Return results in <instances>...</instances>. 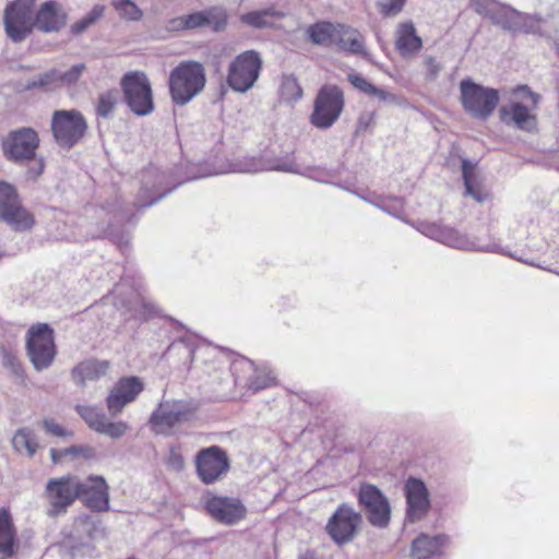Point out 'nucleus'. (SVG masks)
<instances>
[{
  "label": "nucleus",
  "instance_id": "a19ab883",
  "mask_svg": "<svg viewBox=\"0 0 559 559\" xmlns=\"http://www.w3.org/2000/svg\"><path fill=\"white\" fill-rule=\"evenodd\" d=\"M85 69H86L85 63H78V64L72 66L66 72H60L58 70L59 86L71 85V84L76 83Z\"/></svg>",
  "mask_w": 559,
  "mask_h": 559
},
{
  "label": "nucleus",
  "instance_id": "f3484780",
  "mask_svg": "<svg viewBox=\"0 0 559 559\" xmlns=\"http://www.w3.org/2000/svg\"><path fill=\"white\" fill-rule=\"evenodd\" d=\"M406 498V519L411 523L423 520L429 512L431 503L426 484L417 477H408L404 485Z\"/></svg>",
  "mask_w": 559,
  "mask_h": 559
},
{
  "label": "nucleus",
  "instance_id": "7ed1b4c3",
  "mask_svg": "<svg viewBox=\"0 0 559 559\" xmlns=\"http://www.w3.org/2000/svg\"><path fill=\"white\" fill-rule=\"evenodd\" d=\"M120 87L123 102L132 114L144 117L154 111L153 90L144 72L130 71L124 73L120 80Z\"/></svg>",
  "mask_w": 559,
  "mask_h": 559
},
{
  "label": "nucleus",
  "instance_id": "f03ea898",
  "mask_svg": "<svg viewBox=\"0 0 559 559\" xmlns=\"http://www.w3.org/2000/svg\"><path fill=\"white\" fill-rule=\"evenodd\" d=\"M460 102L466 114L472 118L486 121L496 110L499 91L474 82L471 78L460 82Z\"/></svg>",
  "mask_w": 559,
  "mask_h": 559
},
{
  "label": "nucleus",
  "instance_id": "bf43d9fd",
  "mask_svg": "<svg viewBox=\"0 0 559 559\" xmlns=\"http://www.w3.org/2000/svg\"><path fill=\"white\" fill-rule=\"evenodd\" d=\"M271 381H272V379L270 377H266V378L257 377L251 381L250 388L253 391H259V390H262V389L269 386Z\"/></svg>",
  "mask_w": 559,
  "mask_h": 559
},
{
  "label": "nucleus",
  "instance_id": "5701e85b",
  "mask_svg": "<svg viewBox=\"0 0 559 559\" xmlns=\"http://www.w3.org/2000/svg\"><path fill=\"white\" fill-rule=\"evenodd\" d=\"M17 548L19 542L12 516L7 509H0V554L11 558L16 554Z\"/></svg>",
  "mask_w": 559,
  "mask_h": 559
},
{
  "label": "nucleus",
  "instance_id": "13d9d810",
  "mask_svg": "<svg viewBox=\"0 0 559 559\" xmlns=\"http://www.w3.org/2000/svg\"><path fill=\"white\" fill-rule=\"evenodd\" d=\"M168 29L170 31H185L188 29L186 25V15L171 19L168 22Z\"/></svg>",
  "mask_w": 559,
  "mask_h": 559
},
{
  "label": "nucleus",
  "instance_id": "aec40b11",
  "mask_svg": "<svg viewBox=\"0 0 559 559\" xmlns=\"http://www.w3.org/2000/svg\"><path fill=\"white\" fill-rule=\"evenodd\" d=\"M143 389L144 385L140 378L134 376L121 378L106 399L109 413L112 416L121 413L123 407L133 402Z\"/></svg>",
  "mask_w": 559,
  "mask_h": 559
},
{
  "label": "nucleus",
  "instance_id": "79ce46f5",
  "mask_svg": "<svg viewBox=\"0 0 559 559\" xmlns=\"http://www.w3.org/2000/svg\"><path fill=\"white\" fill-rule=\"evenodd\" d=\"M501 2L497 0H473L474 10L486 19H490Z\"/></svg>",
  "mask_w": 559,
  "mask_h": 559
},
{
  "label": "nucleus",
  "instance_id": "ddd939ff",
  "mask_svg": "<svg viewBox=\"0 0 559 559\" xmlns=\"http://www.w3.org/2000/svg\"><path fill=\"white\" fill-rule=\"evenodd\" d=\"M3 156L14 163L24 164L36 156L39 146L38 133L29 127L12 130L2 140Z\"/></svg>",
  "mask_w": 559,
  "mask_h": 559
},
{
  "label": "nucleus",
  "instance_id": "de8ad7c7",
  "mask_svg": "<svg viewBox=\"0 0 559 559\" xmlns=\"http://www.w3.org/2000/svg\"><path fill=\"white\" fill-rule=\"evenodd\" d=\"M62 453L66 456H82L86 460L93 459L95 456V450L88 445H71L69 448L62 449Z\"/></svg>",
  "mask_w": 559,
  "mask_h": 559
},
{
  "label": "nucleus",
  "instance_id": "a18cd8bd",
  "mask_svg": "<svg viewBox=\"0 0 559 559\" xmlns=\"http://www.w3.org/2000/svg\"><path fill=\"white\" fill-rule=\"evenodd\" d=\"M38 85L40 88L51 91L59 86L58 82V70L51 69L45 73L38 75Z\"/></svg>",
  "mask_w": 559,
  "mask_h": 559
},
{
  "label": "nucleus",
  "instance_id": "e2e57ef3",
  "mask_svg": "<svg viewBox=\"0 0 559 559\" xmlns=\"http://www.w3.org/2000/svg\"><path fill=\"white\" fill-rule=\"evenodd\" d=\"M90 543H76L73 536H70L68 539V548L73 555L83 548H90Z\"/></svg>",
  "mask_w": 559,
  "mask_h": 559
},
{
  "label": "nucleus",
  "instance_id": "49530a36",
  "mask_svg": "<svg viewBox=\"0 0 559 559\" xmlns=\"http://www.w3.org/2000/svg\"><path fill=\"white\" fill-rule=\"evenodd\" d=\"M27 162L29 165L26 170V176L28 179L36 180L44 173L45 158L43 156L36 155L34 158H29Z\"/></svg>",
  "mask_w": 559,
  "mask_h": 559
},
{
  "label": "nucleus",
  "instance_id": "b1692460",
  "mask_svg": "<svg viewBox=\"0 0 559 559\" xmlns=\"http://www.w3.org/2000/svg\"><path fill=\"white\" fill-rule=\"evenodd\" d=\"M447 542V535L429 536L421 533L412 543V555L416 559H429L432 556L439 555Z\"/></svg>",
  "mask_w": 559,
  "mask_h": 559
},
{
  "label": "nucleus",
  "instance_id": "2f4dec72",
  "mask_svg": "<svg viewBox=\"0 0 559 559\" xmlns=\"http://www.w3.org/2000/svg\"><path fill=\"white\" fill-rule=\"evenodd\" d=\"M204 27H209L214 33L223 32L228 24V14L224 7L213 5L202 10Z\"/></svg>",
  "mask_w": 559,
  "mask_h": 559
},
{
  "label": "nucleus",
  "instance_id": "423d86ee",
  "mask_svg": "<svg viewBox=\"0 0 559 559\" xmlns=\"http://www.w3.org/2000/svg\"><path fill=\"white\" fill-rule=\"evenodd\" d=\"M357 503L367 521L377 528H386L391 521V503L385 493L376 485L360 483L357 493Z\"/></svg>",
  "mask_w": 559,
  "mask_h": 559
},
{
  "label": "nucleus",
  "instance_id": "ea45409f",
  "mask_svg": "<svg viewBox=\"0 0 559 559\" xmlns=\"http://www.w3.org/2000/svg\"><path fill=\"white\" fill-rule=\"evenodd\" d=\"M129 430V425L124 421H109L105 416V420H103L100 427L97 432L105 435L111 439H119L123 437Z\"/></svg>",
  "mask_w": 559,
  "mask_h": 559
},
{
  "label": "nucleus",
  "instance_id": "5fc2aeb1",
  "mask_svg": "<svg viewBox=\"0 0 559 559\" xmlns=\"http://www.w3.org/2000/svg\"><path fill=\"white\" fill-rule=\"evenodd\" d=\"M373 112H361L357 121L356 133L358 134L367 131L368 128L373 123Z\"/></svg>",
  "mask_w": 559,
  "mask_h": 559
},
{
  "label": "nucleus",
  "instance_id": "6e6d98bb",
  "mask_svg": "<svg viewBox=\"0 0 559 559\" xmlns=\"http://www.w3.org/2000/svg\"><path fill=\"white\" fill-rule=\"evenodd\" d=\"M425 62L427 66V80L435 81L441 70V66L431 56L427 57Z\"/></svg>",
  "mask_w": 559,
  "mask_h": 559
},
{
  "label": "nucleus",
  "instance_id": "39448f33",
  "mask_svg": "<svg viewBox=\"0 0 559 559\" xmlns=\"http://www.w3.org/2000/svg\"><path fill=\"white\" fill-rule=\"evenodd\" d=\"M198 404L189 400H170L159 403L150 417L151 429L156 435L169 436L173 429L192 419Z\"/></svg>",
  "mask_w": 559,
  "mask_h": 559
},
{
  "label": "nucleus",
  "instance_id": "f704fd0d",
  "mask_svg": "<svg viewBox=\"0 0 559 559\" xmlns=\"http://www.w3.org/2000/svg\"><path fill=\"white\" fill-rule=\"evenodd\" d=\"M280 94L285 102H296L301 98L302 88L294 75H283Z\"/></svg>",
  "mask_w": 559,
  "mask_h": 559
},
{
  "label": "nucleus",
  "instance_id": "dca6fc26",
  "mask_svg": "<svg viewBox=\"0 0 559 559\" xmlns=\"http://www.w3.org/2000/svg\"><path fill=\"white\" fill-rule=\"evenodd\" d=\"M50 503L49 516H57L67 511L79 496V480L75 477L52 478L46 485Z\"/></svg>",
  "mask_w": 559,
  "mask_h": 559
},
{
  "label": "nucleus",
  "instance_id": "58836bf2",
  "mask_svg": "<svg viewBox=\"0 0 559 559\" xmlns=\"http://www.w3.org/2000/svg\"><path fill=\"white\" fill-rule=\"evenodd\" d=\"M112 5L120 16L130 21H139L143 15L140 8L131 0H114Z\"/></svg>",
  "mask_w": 559,
  "mask_h": 559
},
{
  "label": "nucleus",
  "instance_id": "8fccbe9b",
  "mask_svg": "<svg viewBox=\"0 0 559 559\" xmlns=\"http://www.w3.org/2000/svg\"><path fill=\"white\" fill-rule=\"evenodd\" d=\"M513 94L522 99H531L532 107L535 108L540 100V95L533 92L527 85H518Z\"/></svg>",
  "mask_w": 559,
  "mask_h": 559
},
{
  "label": "nucleus",
  "instance_id": "4468645a",
  "mask_svg": "<svg viewBox=\"0 0 559 559\" xmlns=\"http://www.w3.org/2000/svg\"><path fill=\"white\" fill-rule=\"evenodd\" d=\"M194 463L197 475L205 485L219 480L230 468L226 451L218 445H211L198 451Z\"/></svg>",
  "mask_w": 559,
  "mask_h": 559
},
{
  "label": "nucleus",
  "instance_id": "20e7f679",
  "mask_svg": "<svg viewBox=\"0 0 559 559\" xmlns=\"http://www.w3.org/2000/svg\"><path fill=\"white\" fill-rule=\"evenodd\" d=\"M87 121L76 109H58L52 112L50 130L56 144L66 151L78 145L87 132Z\"/></svg>",
  "mask_w": 559,
  "mask_h": 559
},
{
  "label": "nucleus",
  "instance_id": "09e8293b",
  "mask_svg": "<svg viewBox=\"0 0 559 559\" xmlns=\"http://www.w3.org/2000/svg\"><path fill=\"white\" fill-rule=\"evenodd\" d=\"M43 427L47 433L55 436V437H72L73 436L72 431H68L62 426L57 424L53 419H48V418L44 419Z\"/></svg>",
  "mask_w": 559,
  "mask_h": 559
},
{
  "label": "nucleus",
  "instance_id": "680f3d73",
  "mask_svg": "<svg viewBox=\"0 0 559 559\" xmlns=\"http://www.w3.org/2000/svg\"><path fill=\"white\" fill-rule=\"evenodd\" d=\"M111 239L123 250L129 245V238L124 233L112 234L110 233Z\"/></svg>",
  "mask_w": 559,
  "mask_h": 559
},
{
  "label": "nucleus",
  "instance_id": "9d476101",
  "mask_svg": "<svg viewBox=\"0 0 559 559\" xmlns=\"http://www.w3.org/2000/svg\"><path fill=\"white\" fill-rule=\"evenodd\" d=\"M26 354L37 371L51 366L57 355L53 330L47 323H38L27 331Z\"/></svg>",
  "mask_w": 559,
  "mask_h": 559
},
{
  "label": "nucleus",
  "instance_id": "2eb2a0df",
  "mask_svg": "<svg viewBox=\"0 0 559 559\" xmlns=\"http://www.w3.org/2000/svg\"><path fill=\"white\" fill-rule=\"evenodd\" d=\"M489 21L495 26L513 36L535 33L538 28V20L533 15L521 12L506 3L499 5Z\"/></svg>",
  "mask_w": 559,
  "mask_h": 559
},
{
  "label": "nucleus",
  "instance_id": "c03bdc74",
  "mask_svg": "<svg viewBox=\"0 0 559 559\" xmlns=\"http://www.w3.org/2000/svg\"><path fill=\"white\" fill-rule=\"evenodd\" d=\"M96 530V524L92 516L90 515H80L76 518L74 522V531L76 533H86L88 538H93V531Z\"/></svg>",
  "mask_w": 559,
  "mask_h": 559
},
{
  "label": "nucleus",
  "instance_id": "4c0bfd02",
  "mask_svg": "<svg viewBox=\"0 0 559 559\" xmlns=\"http://www.w3.org/2000/svg\"><path fill=\"white\" fill-rule=\"evenodd\" d=\"M430 237L454 248H460L463 245V240L457 237V233L451 228L433 226L430 229Z\"/></svg>",
  "mask_w": 559,
  "mask_h": 559
},
{
  "label": "nucleus",
  "instance_id": "338daca9",
  "mask_svg": "<svg viewBox=\"0 0 559 559\" xmlns=\"http://www.w3.org/2000/svg\"><path fill=\"white\" fill-rule=\"evenodd\" d=\"M35 88H40V86L38 85V79L28 81L25 85L26 91H31V90H35Z\"/></svg>",
  "mask_w": 559,
  "mask_h": 559
},
{
  "label": "nucleus",
  "instance_id": "603ef678",
  "mask_svg": "<svg viewBox=\"0 0 559 559\" xmlns=\"http://www.w3.org/2000/svg\"><path fill=\"white\" fill-rule=\"evenodd\" d=\"M406 0H385L381 4V12L384 15H395L402 11Z\"/></svg>",
  "mask_w": 559,
  "mask_h": 559
},
{
  "label": "nucleus",
  "instance_id": "c9c22d12",
  "mask_svg": "<svg viewBox=\"0 0 559 559\" xmlns=\"http://www.w3.org/2000/svg\"><path fill=\"white\" fill-rule=\"evenodd\" d=\"M118 103V92L116 90H109L99 95L96 114L98 117L108 118L112 115L115 106Z\"/></svg>",
  "mask_w": 559,
  "mask_h": 559
},
{
  "label": "nucleus",
  "instance_id": "f8f14e48",
  "mask_svg": "<svg viewBox=\"0 0 559 559\" xmlns=\"http://www.w3.org/2000/svg\"><path fill=\"white\" fill-rule=\"evenodd\" d=\"M362 524V513L355 511L347 503H342L330 516L325 531L336 545L343 546L356 538Z\"/></svg>",
  "mask_w": 559,
  "mask_h": 559
},
{
  "label": "nucleus",
  "instance_id": "c756f323",
  "mask_svg": "<svg viewBox=\"0 0 559 559\" xmlns=\"http://www.w3.org/2000/svg\"><path fill=\"white\" fill-rule=\"evenodd\" d=\"M284 13L275 10L274 8H266L263 10L251 11L240 16L241 23L253 28H271L274 26V19H283Z\"/></svg>",
  "mask_w": 559,
  "mask_h": 559
},
{
  "label": "nucleus",
  "instance_id": "052dcab7",
  "mask_svg": "<svg viewBox=\"0 0 559 559\" xmlns=\"http://www.w3.org/2000/svg\"><path fill=\"white\" fill-rule=\"evenodd\" d=\"M90 26H91L90 23H87V21L83 16L81 20H79L74 24H72L71 33L73 35H80V34L84 33Z\"/></svg>",
  "mask_w": 559,
  "mask_h": 559
},
{
  "label": "nucleus",
  "instance_id": "473e14b6",
  "mask_svg": "<svg viewBox=\"0 0 559 559\" xmlns=\"http://www.w3.org/2000/svg\"><path fill=\"white\" fill-rule=\"evenodd\" d=\"M260 170H278L284 173H297L296 165L293 160H283V162H267V165L259 159H251L248 165L240 168L239 171L247 173H257Z\"/></svg>",
  "mask_w": 559,
  "mask_h": 559
},
{
  "label": "nucleus",
  "instance_id": "9b49d317",
  "mask_svg": "<svg viewBox=\"0 0 559 559\" xmlns=\"http://www.w3.org/2000/svg\"><path fill=\"white\" fill-rule=\"evenodd\" d=\"M262 59L255 50L238 55L228 66L227 84L231 90L246 93L258 81Z\"/></svg>",
  "mask_w": 559,
  "mask_h": 559
},
{
  "label": "nucleus",
  "instance_id": "6e6552de",
  "mask_svg": "<svg viewBox=\"0 0 559 559\" xmlns=\"http://www.w3.org/2000/svg\"><path fill=\"white\" fill-rule=\"evenodd\" d=\"M35 0L10 1L3 11V27L11 41H24L34 31Z\"/></svg>",
  "mask_w": 559,
  "mask_h": 559
},
{
  "label": "nucleus",
  "instance_id": "0eeeda50",
  "mask_svg": "<svg viewBox=\"0 0 559 559\" xmlns=\"http://www.w3.org/2000/svg\"><path fill=\"white\" fill-rule=\"evenodd\" d=\"M0 222L19 233L35 225V217L23 206L16 188L5 181H0Z\"/></svg>",
  "mask_w": 559,
  "mask_h": 559
},
{
  "label": "nucleus",
  "instance_id": "a211bd4d",
  "mask_svg": "<svg viewBox=\"0 0 559 559\" xmlns=\"http://www.w3.org/2000/svg\"><path fill=\"white\" fill-rule=\"evenodd\" d=\"M205 510L217 522L234 525L247 514V509L238 498L212 496L205 502Z\"/></svg>",
  "mask_w": 559,
  "mask_h": 559
},
{
  "label": "nucleus",
  "instance_id": "37998d69",
  "mask_svg": "<svg viewBox=\"0 0 559 559\" xmlns=\"http://www.w3.org/2000/svg\"><path fill=\"white\" fill-rule=\"evenodd\" d=\"M157 316H159L158 308L154 304L146 301L144 299H142L141 307L139 309H135L134 313L132 314V317L139 318L143 321H147L151 318Z\"/></svg>",
  "mask_w": 559,
  "mask_h": 559
},
{
  "label": "nucleus",
  "instance_id": "412c9836",
  "mask_svg": "<svg viewBox=\"0 0 559 559\" xmlns=\"http://www.w3.org/2000/svg\"><path fill=\"white\" fill-rule=\"evenodd\" d=\"M68 14L56 0H48L34 11V29L57 33L67 25Z\"/></svg>",
  "mask_w": 559,
  "mask_h": 559
},
{
  "label": "nucleus",
  "instance_id": "4d7b16f0",
  "mask_svg": "<svg viewBox=\"0 0 559 559\" xmlns=\"http://www.w3.org/2000/svg\"><path fill=\"white\" fill-rule=\"evenodd\" d=\"M105 12V5L103 4H95L93 9L84 15V19L90 23V25H94L103 15Z\"/></svg>",
  "mask_w": 559,
  "mask_h": 559
},
{
  "label": "nucleus",
  "instance_id": "0e129e2a",
  "mask_svg": "<svg viewBox=\"0 0 559 559\" xmlns=\"http://www.w3.org/2000/svg\"><path fill=\"white\" fill-rule=\"evenodd\" d=\"M50 457H51V461L57 464L59 462H61V460L64 457L63 453H62V449L60 450H57V449H50Z\"/></svg>",
  "mask_w": 559,
  "mask_h": 559
},
{
  "label": "nucleus",
  "instance_id": "c85d7f7f",
  "mask_svg": "<svg viewBox=\"0 0 559 559\" xmlns=\"http://www.w3.org/2000/svg\"><path fill=\"white\" fill-rule=\"evenodd\" d=\"M462 179L465 188V194L472 197L477 202H483L486 194L479 188L478 174L476 171V164L467 158H462Z\"/></svg>",
  "mask_w": 559,
  "mask_h": 559
},
{
  "label": "nucleus",
  "instance_id": "1a4fd4ad",
  "mask_svg": "<svg viewBox=\"0 0 559 559\" xmlns=\"http://www.w3.org/2000/svg\"><path fill=\"white\" fill-rule=\"evenodd\" d=\"M344 104L343 91L337 85H323L314 98L310 122L318 129H329L340 118Z\"/></svg>",
  "mask_w": 559,
  "mask_h": 559
},
{
  "label": "nucleus",
  "instance_id": "4be33fe9",
  "mask_svg": "<svg viewBox=\"0 0 559 559\" xmlns=\"http://www.w3.org/2000/svg\"><path fill=\"white\" fill-rule=\"evenodd\" d=\"M499 118L507 126H514L523 131H533L536 127V117L530 112V108L520 102L511 103L499 109Z\"/></svg>",
  "mask_w": 559,
  "mask_h": 559
},
{
  "label": "nucleus",
  "instance_id": "f257e3e1",
  "mask_svg": "<svg viewBox=\"0 0 559 559\" xmlns=\"http://www.w3.org/2000/svg\"><path fill=\"white\" fill-rule=\"evenodd\" d=\"M204 66L194 60L179 62L169 73V95L175 105L185 106L205 87Z\"/></svg>",
  "mask_w": 559,
  "mask_h": 559
},
{
  "label": "nucleus",
  "instance_id": "bb28decb",
  "mask_svg": "<svg viewBox=\"0 0 559 559\" xmlns=\"http://www.w3.org/2000/svg\"><path fill=\"white\" fill-rule=\"evenodd\" d=\"M340 49L355 55H364L365 41L357 29L337 24L334 44Z\"/></svg>",
  "mask_w": 559,
  "mask_h": 559
},
{
  "label": "nucleus",
  "instance_id": "e433bc0d",
  "mask_svg": "<svg viewBox=\"0 0 559 559\" xmlns=\"http://www.w3.org/2000/svg\"><path fill=\"white\" fill-rule=\"evenodd\" d=\"M75 409L78 414L83 418L87 426L97 432L103 420H105V414L99 413L96 408L84 405H76Z\"/></svg>",
  "mask_w": 559,
  "mask_h": 559
},
{
  "label": "nucleus",
  "instance_id": "6ab92c4d",
  "mask_svg": "<svg viewBox=\"0 0 559 559\" xmlns=\"http://www.w3.org/2000/svg\"><path fill=\"white\" fill-rule=\"evenodd\" d=\"M78 499L93 511L109 510L108 485L103 476H90L85 481L79 480Z\"/></svg>",
  "mask_w": 559,
  "mask_h": 559
},
{
  "label": "nucleus",
  "instance_id": "72a5a7b5",
  "mask_svg": "<svg viewBox=\"0 0 559 559\" xmlns=\"http://www.w3.org/2000/svg\"><path fill=\"white\" fill-rule=\"evenodd\" d=\"M12 443L16 450L25 448L29 456H33L38 449L33 430L26 427L20 428L15 432Z\"/></svg>",
  "mask_w": 559,
  "mask_h": 559
},
{
  "label": "nucleus",
  "instance_id": "3c124183",
  "mask_svg": "<svg viewBox=\"0 0 559 559\" xmlns=\"http://www.w3.org/2000/svg\"><path fill=\"white\" fill-rule=\"evenodd\" d=\"M1 353L3 366L10 368L13 373L19 374L21 372V365L16 356L4 347L2 348Z\"/></svg>",
  "mask_w": 559,
  "mask_h": 559
},
{
  "label": "nucleus",
  "instance_id": "69168bd1",
  "mask_svg": "<svg viewBox=\"0 0 559 559\" xmlns=\"http://www.w3.org/2000/svg\"><path fill=\"white\" fill-rule=\"evenodd\" d=\"M173 189H167V190H164L162 193H159L156 198L152 199L150 202H146L144 204L141 205V207H147V206H151L153 205L155 202H157L158 200H160L162 198H164L167 193H169Z\"/></svg>",
  "mask_w": 559,
  "mask_h": 559
},
{
  "label": "nucleus",
  "instance_id": "a878e982",
  "mask_svg": "<svg viewBox=\"0 0 559 559\" xmlns=\"http://www.w3.org/2000/svg\"><path fill=\"white\" fill-rule=\"evenodd\" d=\"M395 46L403 57L414 55L420 50L423 41L412 22L400 24Z\"/></svg>",
  "mask_w": 559,
  "mask_h": 559
},
{
  "label": "nucleus",
  "instance_id": "774afa93",
  "mask_svg": "<svg viewBox=\"0 0 559 559\" xmlns=\"http://www.w3.org/2000/svg\"><path fill=\"white\" fill-rule=\"evenodd\" d=\"M171 461L174 462V464H176L177 466L181 467L182 466V457L179 455V454H176V453H171Z\"/></svg>",
  "mask_w": 559,
  "mask_h": 559
},
{
  "label": "nucleus",
  "instance_id": "7c9ffc66",
  "mask_svg": "<svg viewBox=\"0 0 559 559\" xmlns=\"http://www.w3.org/2000/svg\"><path fill=\"white\" fill-rule=\"evenodd\" d=\"M347 79L355 88L359 90L360 92L369 96L377 97L381 102H389L395 99L393 94L377 87L376 85H373L359 74L349 73Z\"/></svg>",
  "mask_w": 559,
  "mask_h": 559
},
{
  "label": "nucleus",
  "instance_id": "cd10ccee",
  "mask_svg": "<svg viewBox=\"0 0 559 559\" xmlns=\"http://www.w3.org/2000/svg\"><path fill=\"white\" fill-rule=\"evenodd\" d=\"M336 27L328 21L317 22L306 29V39L312 45L329 47L334 44Z\"/></svg>",
  "mask_w": 559,
  "mask_h": 559
},
{
  "label": "nucleus",
  "instance_id": "393cba45",
  "mask_svg": "<svg viewBox=\"0 0 559 559\" xmlns=\"http://www.w3.org/2000/svg\"><path fill=\"white\" fill-rule=\"evenodd\" d=\"M108 368L109 362L106 360H84L72 369L71 377L78 385L84 386L87 380H97L104 376Z\"/></svg>",
  "mask_w": 559,
  "mask_h": 559
},
{
  "label": "nucleus",
  "instance_id": "864d4df0",
  "mask_svg": "<svg viewBox=\"0 0 559 559\" xmlns=\"http://www.w3.org/2000/svg\"><path fill=\"white\" fill-rule=\"evenodd\" d=\"M202 11H197L186 15V25L188 29H195L204 27V20Z\"/></svg>",
  "mask_w": 559,
  "mask_h": 559
}]
</instances>
